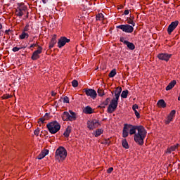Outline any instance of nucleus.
I'll list each match as a JSON object with an SVG mask.
<instances>
[{"mask_svg":"<svg viewBox=\"0 0 180 180\" xmlns=\"http://www.w3.org/2000/svg\"><path fill=\"white\" fill-rule=\"evenodd\" d=\"M84 92H85L87 96H90L92 99H96L98 94H96V91L92 89H84Z\"/></svg>","mask_w":180,"mask_h":180,"instance_id":"nucleus-8","label":"nucleus"},{"mask_svg":"<svg viewBox=\"0 0 180 180\" xmlns=\"http://www.w3.org/2000/svg\"><path fill=\"white\" fill-rule=\"evenodd\" d=\"M30 47V49H32V47H37V44H32Z\"/></svg>","mask_w":180,"mask_h":180,"instance_id":"nucleus-45","label":"nucleus"},{"mask_svg":"<svg viewBox=\"0 0 180 180\" xmlns=\"http://www.w3.org/2000/svg\"><path fill=\"white\" fill-rule=\"evenodd\" d=\"M109 102H110V105H109ZM107 105H109L107 110L108 113H112L113 112V99L110 100V98H107L105 102L103 104H101V108H105V106H106Z\"/></svg>","mask_w":180,"mask_h":180,"instance_id":"nucleus-5","label":"nucleus"},{"mask_svg":"<svg viewBox=\"0 0 180 180\" xmlns=\"http://www.w3.org/2000/svg\"><path fill=\"white\" fill-rule=\"evenodd\" d=\"M49 0H42V2H43V4H47V1H48Z\"/></svg>","mask_w":180,"mask_h":180,"instance_id":"nucleus-50","label":"nucleus"},{"mask_svg":"<svg viewBox=\"0 0 180 180\" xmlns=\"http://www.w3.org/2000/svg\"><path fill=\"white\" fill-rule=\"evenodd\" d=\"M176 113V111L175 110H173L170 112V113L167 115L166 120H165V124H169L172 120H174V117H175V114Z\"/></svg>","mask_w":180,"mask_h":180,"instance_id":"nucleus-11","label":"nucleus"},{"mask_svg":"<svg viewBox=\"0 0 180 180\" xmlns=\"http://www.w3.org/2000/svg\"><path fill=\"white\" fill-rule=\"evenodd\" d=\"M103 18H104V15L102 14V13H100L96 15V20H102Z\"/></svg>","mask_w":180,"mask_h":180,"instance_id":"nucleus-28","label":"nucleus"},{"mask_svg":"<svg viewBox=\"0 0 180 180\" xmlns=\"http://www.w3.org/2000/svg\"><path fill=\"white\" fill-rule=\"evenodd\" d=\"M112 171H113V167H110V169H108L107 170V172H108V174H110V172H112Z\"/></svg>","mask_w":180,"mask_h":180,"instance_id":"nucleus-44","label":"nucleus"},{"mask_svg":"<svg viewBox=\"0 0 180 180\" xmlns=\"http://www.w3.org/2000/svg\"><path fill=\"white\" fill-rule=\"evenodd\" d=\"M55 158L59 162L64 161L67 158V149L63 146L57 148L55 153Z\"/></svg>","mask_w":180,"mask_h":180,"instance_id":"nucleus-2","label":"nucleus"},{"mask_svg":"<svg viewBox=\"0 0 180 180\" xmlns=\"http://www.w3.org/2000/svg\"><path fill=\"white\" fill-rule=\"evenodd\" d=\"M132 109H133L137 119H140V113H139V111H137V110H136V109H139V105L137 104L133 105H132Z\"/></svg>","mask_w":180,"mask_h":180,"instance_id":"nucleus-20","label":"nucleus"},{"mask_svg":"<svg viewBox=\"0 0 180 180\" xmlns=\"http://www.w3.org/2000/svg\"><path fill=\"white\" fill-rule=\"evenodd\" d=\"M71 133V127L69 126L67 127L65 131L63 133L65 137H70V134Z\"/></svg>","mask_w":180,"mask_h":180,"instance_id":"nucleus-22","label":"nucleus"},{"mask_svg":"<svg viewBox=\"0 0 180 180\" xmlns=\"http://www.w3.org/2000/svg\"><path fill=\"white\" fill-rule=\"evenodd\" d=\"M9 98H11V95L9 94H5L3 96L4 99H9Z\"/></svg>","mask_w":180,"mask_h":180,"instance_id":"nucleus-42","label":"nucleus"},{"mask_svg":"<svg viewBox=\"0 0 180 180\" xmlns=\"http://www.w3.org/2000/svg\"><path fill=\"white\" fill-rule=\"evenodd\" d=\"M9 32H11V30H6V32H5L6 34H8Z\"/></svg>","mask_w":180,"mask_h":180,"instance_id":"nucleus-51","label":"nucleus"},{"mask_svg":"<svg viewBox=\"0 0 180 180\" xmlns=\"http://www.w3.org/2000/svg\"><path fill=\"white\" fill-rule=\"evenodd\" d=\"M83 112L86 115H92V113H94V109H92L91 106L87 105L83 109Z\"/></svg>","mask_w":180,"mask_h":180,"instance_id":"nucleus-16","label":"nucleus"},{"mask_svg":"<svg viewBox=\"0 0 180 180\" xmlns=\"http://www.w3.org/2000/svg\"><path fill=\"white\" fill-rule=\"evenodd\" d=\"M172 56V54H168V53H159L158 55V58L159 60H162V61H169V59Z\"/></svg>","mask_w":180,"mask_h":180,"instance_id":"nucleus-12","label":"nucleus"},{"mask_svg":"<svg viewBox=\"0 0 180 180\" xmlns=\"http://www.w3.org/2000/svg\"><path fill=\"white\" fill-rule=\"evenodd\" d=\"M51 95H52V96H56V93H55L54 91H52L51 92Z\"/></svg>","mask_w":180,"mask_h":180,"instance_id":"nucleus-49","label":"nucleus"},{"mask_svg":"<svg viewBox=\"0 0 180 180\" xmlns=\"http://www.w3.org/2000/svg\"><path fill=\"white\" fill-rule=\"evenodd\" d=\"M2 24L1 23H0V30L2 29Z\"/></svg>","mask_w":180,"mask_h":180,"instance_id":"nucleus-52","label":"nucleus"},{"mask_svg":"<svg viewBox=\"0 0 180 180\" xmlns=\"http://www.w3.org/2000/svg\"><path fill=\"white\" fill-rule=\"evenodd\" d=\"M22 32H25V33H26V32H29V25H27L24 27Z\"/></svg>","mask_w":180,"mask_h":180,"instance_id":"nucleus-39","label":"nucleus"},{"mask_svg":"<svg viewBox=\"0 0 180 180\" xmlns=\"http://www.w3.org/2000/svg\"><path fill=\"white\" fill-rule=\"evenodd\" d=\"M102 133H103V130H102V129H98L94 132V136L95 137H98Z\"/></svg>","mask_w":180,"mask_h":180,"instance_id":"nucleus-27","label":"nucleus"},{"mask_svg":"<svg viewBox=\"0 0 180 180\" xmlns=\"http://www.w3.org/2000/svg\"><path fill=\"white\" fill-rule=\"evenodd\" d=\"M157 105L159 108H167V103L162 99L159 100Z\"/></svg>","mask_w":180,"mask_h":180,"instance_id":"nucleus-21","label":"nucleus"},{"mask_svg":"<svg viewBox=\"0 0 180 180\" xmlns=\"http://www.w3.org/2000/svg\"><path fill=\"white\" fill-rule=\"evenodd\" d=\"M70 39H68L65 37H61L58 41V47L59 49H61L62 47H64L65 44H67V43H70Z\"/></svg>","mask_w":180,"mask_h":180,"instance_id":"nucleus-9","label":"nucleus"},{"mask_svg":"<svg viewBox=\"0 0 180 180\" xmlns=\"http://www.w3.org/2000/svg\"><path fill=\"white\" fill-rule=\"evenodd\" d=\"M116 75V69H113V77Z\"/></svg>","mask_w":180,"mask_h":180,"instance_id":"nucleus-48","label":"nucleus"},{"mask_svg":"<svg viewBox=\"0 0 180 180\" xmlns=\"http://www.w3.org/2000/svg\"><path fill=\"white\" fill-rule=\"evenodd\" d=\"M69 113L70 122H74V120H77V113L71 110H69Z\"/></svg>","mask_w":180,"mask_h":180,"instance_id":"nucleus-17","label":"nucleus"},{"mask_svg":"<svg viewBox=\"0 0 180 180\" xmlns=\"http://www.w3.org/2000/svg\"><path fill=\"white\" fill-rule=\"evenodd\" d=\"M178 25H179V21H178V20L172 22L167 28L168 34H171V33H172V32H174V30L176 29V27H178Z\"/></svg>","mask_w":180,"mask_h":180,"instance_id":"nucleus-10","label":"nucleus"},{"mask_svg":"<svg viewBox=\"0 0 180 180\" xmlns=\"http://www.w3.org/2000/svg\"><path fill=\"white\" fill-rule=\"evenodd\" d=\"M57 44V35L54 34L49 43V49H53Z\"/></svg>","mask_w":180,"mask_h":180,"instance_id":"nucleus-14","label":"nucleus"},{"mask_svg":"<svg viewBox=\"0 0 180 180\" xmlns=\"http://www.w3.org/2000/svg\"><path fill=\"white\" fill-rule=\"evenodd\" d=\"M101 126V122L98 120H93L87 122V127L89 130H94V129H96Z\"/></svg>","mask_w":180,"mask_h":180,"instance_id":"nucleus-7","label":"nucleus"},{"mask_svg":"<svg viewBox=\"0 0 180 180\" xmlns=\"http://www.w3.org/2000/svg\"><path fill=\"white\" fill-rule=\"evenodd\" d=\"M72 85L73 88H77V86H78V81L74 79V80L72 82Z\"/></svg>","mask_w":180,"mask_h":180,"instance_id":"nucleus-31","label":"nucleus"},{"mask_svg":"<svg viewBox=\"0 0 180 180\" xmlns=\"http://www.w3.org/2000/svg\"><path fill=\"white\" fill-rule=\"evenodd\" d=\"M114 94L115 98H113V110H116V108H117L119 103V98H120V94H122V87L115 84Z\"/></svg>","mask_w":180,"mask_h":180,"instance_id":"nucleus-4","label":"nucleus"},{"mask_svg":"<svg viewBox=\"0 0 180 180\" xmlns=\"http://www.w3.org/2000/svg\"><path fill=\"white\" fill-rule=\"evenodd\" d=\"M97 92H98V96H103V95H105V92L103 91V89H98Z\"/></svg>","mask_w":180,"mask_h":180,"instance_id":"nucleus-29","label":"nucleus"},{"mask_svg":"<svg viewBox=\"0 0 180 180\" xmlns=\"http://www.w3.org/2000/svg\"><path fill=\"white\" fill-rule=\"evenodd\" d=\"M58 102H61V99H60V100L58 101Z\"/></svg>","mask_w":180,"mask_h":180,"instance_id":"nucleus-57","label":"nucleus"},{"mask_svg":"<svg viewBox=\"0 0 180 180\" xmlns=\"http://www.w3.org/2000/svg\"><path fill=\"white\" fill-rule=\"evenodd\" d=\"M110 78H113V70H112L109 74Z\"/></svg>","mask_w":180,"mask_h":180,"instance_id":"nucleus-43","label":"nucleus"},{"mask_svg":"<svg viewBox=\"0 0 180 180\" xmlns=\"http://www.w3.org/2000/svg\"><path fill=\"white\" fill-rule=\"evenodd\" d=\"M39 134H40V129L37 128L36 130H34V134L35 136H39Z\"/></svg>","mask_w":180,"mask_h":180,"instance_id":"nucleus-36","label":"nucleus"},{"mask_svg":"<svg viewBox=\"0 0 180 180\" xmlns=\"http://www.w3.org/2000/svg\"><path fill=\"white\" fill-rule=\"evenodd\" d=\"M45 115H46V116H49V113H46Z\"/></svg>","mask_w":180,"mask_h":180,"instance_id":"nucleus-55","label":"nucleus"},{"mask_svg":"<svg viewBox=\"0 0 180 180\" xmlns=\"http://www.w3.org/2000/svg\"><path fill=\"white\" fill-rule=\"evenodd\" d=\"M41 153H43V154L44 155L45 157H46V155H49V150H47V149L42 150Z\"/></svg>","mask_w":180,"mask_h":180,"instance_id":"nucleus-38","label":"nucleus"},{"mask_svg":"<svg viewBox=\"0 0 180 180\" xmlns=\"http://www.w3.org/2000/svg\"><path fill=\"white\" fill-rule=\"evenodd\" d=\"M127 23H129V25H132V27H134V26H136V22L133 21V20H131V18H129L127 20Z\"/></svg>","mask_w":180,"mask_h":180,"instance_id":"nucleus-30","label":"nucleus"},{"mask_svg":"<svg viewBox=\"0 0 180 180\" xmlns=\"http://www.w3.org/2000/svg\"><path fill=\"white\" fill-rule=\"evenodd\" d=\"M129 10H125V11H124V15H129Z\"/></svg>","mask_w":180,"mask_h":180,"instance_id":"nucleus-46","label":"nucleus"},{"mask_svg":"<svg viewBox=\"0 0 180 180\" xmlns=\"http://www.w3.org/2000/svg\"><path fill=\"white\" fill-rule=\"evenodd\" d=\"M20 39L21 40H23V39H27L29 38V34L25 32H22V34L19 36Z\"/></svg>","mask_w":180,"mask_h":180,"instance_id":"nucleus-24","label":"nucleus"},{"mask_svg":"<svg viewBox=\"0 0 180 180\" xmlns=\"http://www.w3.org/2000/svg\"><path fill=\"white\" fill-rule=\"evenodd\" d=\"M179 146V144H176L175 146H173L170 147L171 151H175V150L176 148H178Z\"/></svg>","mask_w":180,"mask_h":180,"instance_id":"nucleus-35","label":"nucleus"},{"mask_svg":"<svg viewBox=\"0 0 180 180\" xmlns=\"http://www.w3.org/2000/svg\"><path fill=\"white\" fill-rule=\"evenodd\" d=\"M128 49H129V50H134V49H136V46H134V44L131 43V42H127V44H125Z\"/></svg>","mask_w":180,"mask_h":180,"instance_id":"nucleus-23","label":"nucleus"},{"mask_svg":"<svg viewBox=\"0 0 180 180\" xmlns=\"http://www.w3.org/2000/svg\"><path fill=\"white\" fill-rule=\"evenodd\" d=\"M127 95H129V90H124L121 94V98L126 99V98H127Z\"/></svg>","mask_w":180,"mask_h":180,"instance_id":"nucleus-26","label":"nucleus"},{"mask_svg":"<svg viewBox=\"0 0 180 180\" xmlns=\"http://www.w3.org/2000/svg\"><path fill=\"white\" fill-rule=\"evenodd\" d=\"M46 127L51 134H56L61 129V125L57 121H53L47 124Z\"/></svg>","mask_w":180,"mask_h":180,"instance_id":"nucleus-3","label":"nucleus"},{"mask_svg":"<svg viewBox=\"0 0 180 180\" xmlns=\"http://www.w3.org/2000/svg\"><path fill=\"white\" fill-rule=\"evenodd\" d=\"M46 156L43 154L42 152L40 153V154L38 155L37 159L38 160H43Z\"/></svg>","mask_w":180,"mask_h":180,"instance_id":"nucleus-33","label":"nucleus"},{"mask_svg":"<svg viewBox=\"0 0 180 180\" xmlns=\"http://www.w3.org/2000/svg\"><path fill=\"white\" fill-rule=\"evenodd\" d=\"M120 40L121 43H123L124 44H127V43L129 41H127L126 38L123 37H120Z\"/></svg>","mask_w":180,"mask_h":180,"instance_id":"nucleus-32","label":"nucleus"},{"mask_svg":"<svg viewBox=\"0 0 180 180\" xmlns=\"http://www.w3.org/2000/svg\"><path fill=\"white\" fill-rule=\"evenodd\" d=\"M63 103H70V98L67 96L63 98Z\"/></svg>","mask_w":180,"mask_h":180,"instance_id":"nucleus-34","label":"nucleus"},{"mask_svg":"<svg viewBox=\"0 0 180 180\" xmlns=\"http://www.w3.org/2000/svg\"><path fill=\"white\" fill-rule=\"evenodd\" d=\"M62 119L65 122H68V120L70 121V112L67 111L63 112Z\"/></svg>","mask_w":180,"mask_h":180,"instance_id":"nucleus-19","label":"nucleus"},{"mask_svg":"<svg viewBox=\"0 0 180 180\" xmlns=\"http://www.w3.org/2000/svg\"><path fill=\"white\" fill-rule=\"evenodd\" d=\"M27 14L29 15V13H27ZM27 15V18H29V15Z\"/></svg>","mask_w":180,"mask_h":180,"instance_id":"nucleus-56","label":"nucleus"},{"mask_svg":"<svg viewBox=\"0 0 180 180\" xmlns=\"http://www.w3.org/2000/svg\"><path fill=\"white\" fill-rule=\"evenodd\" d=\"M23 11H26L25 6L21 7V8L20 7L17 8L15 11L16 16H18L19 18H22V16H23Z\"/></svg>","mask_w":180,"mask_h":180,"instance_id":"nucleus-13","label":"nucleus"},{"mask_svg":"<svg viewBox=\"0 0 180 180\" xmlns=\"http://www.w3.org/2000/svg\"><path fill=\"white\" fill-rule=\"evenodd\" d=\"M176 85V80H172L166 87V91H171Z\"/></svg>","mask_w":180,"mask_h":180,"instance_id":"nucleus-18","label":"nucleus"},{"mask_svg":"<svg viewBox=\"0 0 180 180\" xmlns=\"http://www.w3.org/2000/svg\"><path fill=\"white\" fill-rule=\"evenodd\" d=\"M178 101H180V94L179 96L178 97Z\"/></svg>","mask_w":180,"mask_h":180,"instance_id":"nucleus-54","label":"nucleus"},{"mask_svg":"<svg viewBox=\"0 0 180 180\" xmlns=\"http://www.w3.org/2000/svg\"><path fill=\"white\" fill-rule=\"evenodd\" d=\"M122 147H124V148H126V150L129 148V143L126 139H122Z\"/></svg>","mask_w":180,"mask_h":180,"instance_id":"nucleus-25","label":"nucleus"},{"mask_svg":"<svg viewBox=\"0 0 180 180\" xmlns=\"http://www.w3.org/2000/svg\"><path fill=\"white\" fill-rule=\"evenodd\" d=\"M105 143L109 144V141H106Z\"/></svg>","mask_w":180,"mask_h":180,"instance_id":"nucleus-53","label":"nucleus"},{"mask_svg":"<svg viewBox=\"0 0 180 180\" xmlns=\"http://www.w3.org/2000/svg\"><path fill=\"white\" fill-rule=\"evenodd\" d=\"M22 48H18V47H13L12 49V51H13L14 53H16V51H19V50H21Z\"/></svg>","mask_w":180,"mask_h":180,"instance_id":"nucleus-37","label":"nucleus"},{"mask_svg":"<svg viewBox=\"0 0 180 180\" xmlns=\"http://www.w3.org/2000/svg\"><path fill=\"white\" fill-rule=\"evenodd\" d=\"M172 152V150H171V148H167V153H168L169 154H171Z\"/></svg>","mask_w":180,"mask_h":180,"instance_id":"nucleus-47","label":"nucleus"},{"mask_svg":"<svg viewBox=\"0 0 180 180\" xmlns=\"http://www.w3.org/2000/svg\"><path fill=\"white\" fill-rule=\"evenodd\" d=\"M37 47H38V49L37 50V51H40V53H41L43 51V48L39 45H37Z\"/></svg>","mask_w":180,"mask_h":180,"instance_id":"nucleus-40","label":"nucleus"},{"mask_svg":"<svg viewBox=\"0 0 180 180\" xmlns=\"http://www.w3.org/2000/svg\"><path fill=\"white\" fill-rule=\"evenodd\" d=\"M40 51H34L31 56V59L34 61L39 60V58H40Z\"/></svg>","mask_w":180,"mask_h":180,"instance_id":"nucleus-15","label":"nucleus"},{"mask_svg":"<svg viewBox=\"0 0 180 180\" xmlns=\"http://www.w3.org/2000/svg\"><path fill=\"white\" fill-rule=\"evenodd\" d=\"M129 131L130 136L134 134V140L139 146H143V144H144V140L147 136V131L144 127L142 125L124 124L122 130V137H124V139L128 137Z\"/></svg>","mask_w":180,"mask_h":180,"instance_id":"nucleus-1","label":"nucleus"},{"mask_svg":"<svg viewBox=\"0 0 180 180\" xmlns=\"http://www.w3.org/2000/svg\"><path fill=\"white\" fill-rule=\"evenodd\" d=\"M117 29H120L125 33H133L134 30V27L129 24L118 25L117 26Z\"/></svg>","mask_w":180,"mask_h":180,"instance_id":"nucleus-6","label":"nucleus"},{"mask_svg":"<svg viewBox=\"0 0 180 180\" xmlns=\"http://www.w3.org/2000/svg\"><path fill=\"white\" fill-rule=\"evenodd\" d=\"M45 120H46L45 118L41 117V118L39 119L38 123H40V122L41 123H44Z\"/></svg>","mask_w":180,"mask_h":180,"instance_id":"nucleus-41","label":"nucleus"}]
</instances>
